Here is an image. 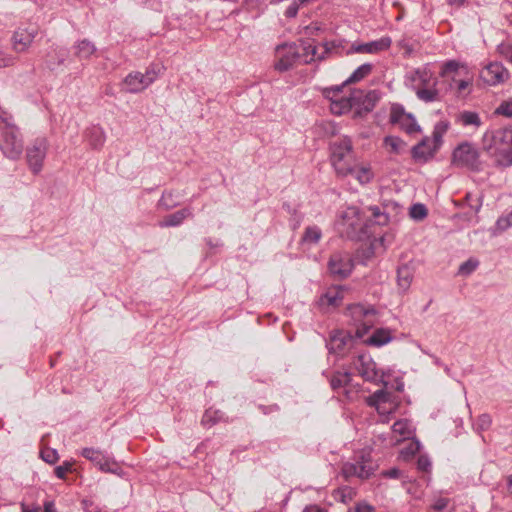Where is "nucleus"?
<instances>
[{"label":"nucleus","instance_id":"nucleus-1","mask_svg":"<svg viewBox=\"0 0 512 512\" xmlns=\"http://www.w3.org/2000/svg\"><path fill=\"white\" fill-rule=\"evenodd\" d=\"M483 148L494 159L495 165H512V128L505 127L488 131L483 136Z\"/></svg>","mask_w":512,"mask_h":512},{"label":"nucleus","instance_id":"nucleus-2","mask_svg":"<svg viewBox=\"0 0 512 512\" xmlns=\"http://www.w3.org/2000/svg\"><path fill=\"white\" fill-rule=\"evenodd\" d=\"M330 160L336 174L346 177L357 161L349 137H341L330 144Z\"/></svg>","mask_w":512,"mask_h":512},{"label":"nucleus","instance_id":"nucleus-3","mask_svg":"<svg viewBox=\"0 0 512 512\" xmlns=\"http://www.w3.org/2000/svg\"><path fill=\"white\" fill-rule=\"evenodd\" d=\"M2 123L0 149L7 158L12 160L18 159L23 152V141L19 131L8 117L2 118Z\"/></svg>","mask_w":512,"mask_h":512},{"label":"nucleus","instance_id":"nucleus-4","mask_svg":"<svg viewBox=\"0 0 512 512\" xmlns=\"http://www.w3.org/2000/svg\"><path fill=\"white\" fill-rule=\"evenodd\" d=\"M452 164L455 167L471 171H480L482 169L479 151L475 145L469 142H462L454 149Z\"/></svg>","mask_w":512,"mask_h":512},{"label":"nucleus","instance_id":"nucleus-5","mask_svg":"<svg viewBox=\"0 0 512 512\" xmlns=\"http://www.w3.org/2000/svg\"><path fill=\"white\" fill-rule=\"evenodd\" d=\"M466 67L456 60H449L442 65L440 76L449 82V88L455 90L458 96H462L471 85L468 78L458 79L462 70Z\"/></svg>","mask_w":512,"mask_h":512},{"label":"nucleus","instance_id":"nucleus-6","mask_svg":"<svg viewBox=\"0 0 512 512\" xmlns=\"http://www.w3.org/2000/svg\"><path fill=\"white\" fill-rule=\"evenodd\" d=\"M301 49L296 47V43L280 45L276 49L275 69L284 72L291 69L294 65L308 64L307 58L299 54Z\"/></svg>","mask_w":512,"mask_h":512},{"label":"nucleus","instance_id":"nucleus-7","mask_svg":"<svg viewBox=\"0 0 512 512\" xmlns=\"http://www.w3.org/2000/svg\"><path fill=\"white\" fill-rule=\"evenodd\" d=\"M349 313L358 325L356 336L362 338L371 329L376 321V310L372 306L353 304L348 308Z\"/></svg>","mask_w":512,"mask_h":512},{"label":"nucleus","instance_id":"nucleus-8","mask_svg":"<svg viewBox=\"0 0 512 512\" xmlns=\"http://www.w3.org/2000/svg\"><path fill=\"white\" fill-rule=\"evenodd\" d=\"M49 144L45 137L36 138L26 149V159L29 168L38 174L43 167Z\"/></svg>","mask_w":512,"mask_h":512},{"label":"nucleus","instance_id":"nucleus-9","mask_svg":"<svg viewBox=\"0 0 512 512\" xmlns=\"http://www.w3.org/2000/svg\"><path fill=\"white\" fill-rule=\"evenodd\" d=\"M81 455L96 465L100 471L121 476L122 469L119 464L110 456L94 448H83Z\"/></svg>","mask_w":512,"mask_h":512},{"label":"nucleus","instance_id":"nucleus-10","mask_svg":"<svg viewBox=\"0 0 512 512\" xmlns=\"http://www.w3.org/2000/svg\"><path fill=\"white\" fill-rule=\"evenodd\" d=\"M390 122L398 125L407 134L420 132V126L417 124L415 117L411 113L406 112L400 104H393L391 106Z\"/></svg>","mask_w":512,"mask_h":512},{"label":"nucleus","instance_id":"nucleus-11","mask_svg":"<svg viewBox=\"0 0 512 512\" xmlns=\"http://www.w3.org/2000/svg\"><path fill=\"white\" fill-rule=\"evenodd\" d=\"M351 98L356 116H362L371 112L380 99L379 93L376 90L368 92L355 90L351 93Z\"/></svg>","mask_w":512,"mask_h":512},{"label":"nucleus","instance_id":"nucleus-12","mask_svg":"<svg viewBox=\"0 0 512 512\" xmlns=\"http://www.w3.org/2000/svg\"><path fill=\"white\" fill-rule=\"evenodd\" d=\"M442 134L435 130L433 139L425 137L417 145L412 148V156L417 161L426 162L432 158L441 145Z\"/></svg>","mask_w":512,"mask_h":512},{"label":"nucleus","instance_id":"nucleus-13","mask_svg":"<svg viewBox=\"0 0 512 512\" xmlns=\"http://www.w3.org/2000/svg\"><path fill=\"white\" fill-rule=\"evenodd\" d=\"M342 87H330L324 90V96L330 100V110L335 115L345 114L354 109L351 94L346 97L340 95Z\"/></svg>","mask_w":512,"mask_h":512},{"label":"nucleus","instance_id":"nucleus-14","mask_svg":"<svg viewBox=\"0 0 512 512\" xmlns=\"http://www.w3.org/2000/svg\"><path fill=\"white\" fill-rule=\"evenodd\" d=\"M354 345V337L345 330H334L330 333L326 347L329 353L343 355Z\"/></svg>","mask_w":512,"mask_h":512},{"label":"nucleus","instance_id":"nucleus-15","mask_svg":"<svg viewBox=\"0 0 512 512\" xmlns=\"http://www.w3.org/2000/svg\"><path fill=\"white\" fill-rule=\"evenodd\" d=\"M374 471L373 463L370 456L362 455L360 460L356 462H347L342 467V473L345 478L358 477L360 479L369 478Z\"/></svg>","mask_w":512,"mask_h":512},{"label":"nucleus","instance_id":"nucleus-16","mask_svg":"<svg viewBox=\"0 0 512 512\" xmlns=\"http://www.w3.org/2000/svg\"><path fill=\"white\" fill-rule=\"evenodd\" d=\"M509 76V71L500 62H491L480 71V78L490 86L504 83Z\"/></svg>","mask_w":512,"mask_h":512},{"label":"nucleus","instance_id":"nucleus-17","mask_svg":"<svg viewBox=\"0 0 512 512\" xmlns=\"http://www.w3.org/2000/svg\"><path fill=\"white\" fill-rule=\"evenodd\" d=\"M353 261L348 254L334 253L328 262V269L333 276L346 278L353 269Z\"/></svg>","mask_w":512,"mask_h":512},{"label":"nucleus","instance_id":"nucleus-18","mask_svg":"<svg viewBox=\"0 0 512 512\" xmlns=\"http://www.w3.org/2000/svg\"><path fill=\"white\" fill-rule=\"evenodd\" d=\"M355 366L359 375L367 381L376 382L382 378L376 363L369 355H359Z\"/></svg>","mask_w":512,"mask_h":512},{"label":"nucleus","instance_id":"nucleus-19","mask_svg":"<svg viewBox=\"0 0 512 512\" xmlns=\"http://www.w3.org/2000/svg\"><path fill=\"white\" fill-rule=\"evenodd\" d=\"M36 35V28H19L12 36L13 50L17 53L27 51Z\"/></svg>","mask_w":512,"mask_h":512},{"label":"nucleus","instance_id":"nucleus-20","mask_svg":"<svg viewBox=\"0 0 512 512\" xmlns=\"http://www.w3.org/2000/svg\"><path fill=\"white\" fill-rule=\"evenodd\" d=\"M392 40L390 37H382L378 40L363 44H353L349 50L352 53L376 54L390 48Z\"/></svg>","mask_w":512,"mask_h":512},{"label":"nucleus","instance_id":"nucleus-21","mask_svg":"<svg viewBox=\"0 0 512 512\" xmlns=\"http://www.w3.org/2000/svg\"><path fill=\"white\" fill-rule=\"evenodd\" d=\"M151 77L143 76L140 72H133L126 76L123 81V89L129 93H138L151 85Z\"/></svg>","mask_w":512,"mask_h":512},{"label":"nucleus","instance_id":"nucleus-22","mask_svg":"<svg viewBox=\"0 0 512 512\" xmlns=\"http://www.w3.org/2000/svg\"><path fill=\"white\" fill-rule=\"evenodd\" d=\"M409 78L414 83L416 90L418 87L436 86L437 84V79L427 66L411 71Z\"/></svg>","mask_w":512,"mask_h":512},{"label":"nucleus","instance_id":"nucleus-23","mask_svg":"<svg viewBox=\"0 0 512 512\" xmlns=\"http://www.w3.org/2000/svg\"><path fill=\"white\" fill-rule=\"evenodd\" d=\"M341 223L353 231L361 230L362 222L359 209L357 207H348L341 214Z\"/></svg>","mask_w":512,"mask_h":512},{"label":"nucleus","instance_id":"nucleus-24","mask_svg":"<svg viewBox=\"0 0 512 512\" xmlns=\"http://www.w3.org/2000/svg\"><path fill=\"white\" fill-rule=\"evenodd\" d=\"M343 300V290L341 287L329 288L319 300L321 307H338Z\"/></svg>","mask_w":512,"mask_h":512},{"label":"nucleus","instance_id":"nucleus-25","mask_svg":"<svg viewBox=\"0 0 512 512\" xmlns=\"http://www.w3.org/2000/svg\"><path fill=\"white\" fill-rule=\"evenodd\" d=\"M193 216V211L191 208L186 207L181 210L176 211L173 214L167 215L164 219L159 222L160 227H176L182 224V222Z\"/></svg>","mask_w":512,"mask_h":512},{"label":"nucleus","instance_id":"nucleus-26","mask_svg":"<svg viewBox=\"0 0 512 512\" xmlns=\"http://www.w3.org/2000/svg\"><path fill=\"white\" fill-rule=\"evenodd\" d=\"M392 433L395 436H399V438L395 439V443H399L403 440L412 438V436L414 435V427L409 420L401 419L393 424Z\"/></svg>","mask_w":512,"mask_h":512},{"label":"nucleus","instance_id":"nucleus-27","mask_svg":"<svg viewBox=\"0 0 512 512\" xmlns=\"http://www.w3.org/2000/svg\"><path fill=\"white\" fill-rule=\"evenodd\" d=\"M85 137L93 149H100L105 143L106 135L102 127L92 126L85 131Z\"/></svg>","mask_w":512,"mask_h":512},{"label":"nucleus","instance_id":"nucleus-28","mask_svg":"<svg viewBox=\"0 0 512 512\" xmlns=\"http://www.w3.org/2000/svg\"><path fill=\"white\" fill-rule=\"evenodd\" d=\"M73 49L74 55L80 60H87L96 52L95 45L87 39L77 42Z\"/></svg>","mask_w":512,"mask_h":512},{"label":"nucleus","instance_id":"nucleus-29","mask_svg":"<svg viewBox=\"0 0 512 512\" xmlns=\"http://www.w3.org/2000/svg\"><path fill=\"white\" fill-rule=\"evenodd\" d=\"M392 340L391 332L388 329H376L372 335L366 340L369 345L381 347Z\"/></svg>","mask_w":512,"mask_h":512},{"label":"nucleus","instance_id":"nucleus-30","mask_svg":"<svg viewBox=\"0 0 512 512\" xmlns=\"http://www.w3.org/2000/svg\"><path fill=\"white\" fill-rule=\"evenodd\" d=\"M296 47L301 49L299 54L303 55V58H307L308 64L316 59L321 60L324 58L323 55L317 54V47L310 40L302 41L299 44L296 43Z\"/></svg>","mask_w":512,"mask_h":512},{"label":"nucleus","instance_id":"nucleus-31","mask_svg":"<svg viewBox=\"0 0 512 512\" xmlns=\"http://www.w3.org/2000/svg\"><path fill=\"white\" fill-rule=\"evenodd\" d=\"M354 177L360 184L368 183L372 178V172L369 168L360 166L358 162H355V165L351 167L348 176Z\"/></svg>","mask_w":512,"mask_h":512},{"label":"nucleus","instance_id":"nucleus-32","mask_svg":"<svg viewBox=\"0 0 512 512\" xmlns=\"http://www.w3.org/2000/svg\"><path fill=\"white\" fill-rule=\"evenodd\" d=\"M457 122L463 126L479 127L482 124L478 113L473 111H462L457 115Z\"/></svg>","mask_w":512,"mask_h":512},{"label":"nucleus","instance_id":"nucleus-33","mask_svg":"<svg viewBox=\"0 0 512 512\" xmlns=\"http://www.w3.org/2000/svg\"><path fill=\"white\" fill-rule=\"evenodd\" d=\"M412 273L407 266L400 267L397 270V283L398 287L402 292L408 290L412 282Z\"/></svg>","mask_w":512,"mask_h":512},{"label":"nucleus","instance_id":"nucleus-34","mask_svg":"<svg viewBox=\"0 0 512 512\" xmlns=\"http://www.w3.org/2000/svg\"><path fill=\"white\" fill-rule=\"evenodd\" d=\"M417 97L424 102H433L439 100V91L436 86L418 87L416 90Z\"/></svg>","mask_w":512,"mask_h":512},{"label":"nucleus","instance_id":"nucleus-35","mask_svg":"<svg viewBox=\"0 0 512 512\" xmlns=\"http://www.w3.org/2000/svg\"><path fill=\"white\" fill-rule=\"evenodd\" d=\"M373 69V65L370 63H364L360 65L345 81V83H356L367 77Z\"/></svg>","mask_w":512,"mask_h":512},{"label":"nucleus","instance_id":"nucleus-36","mask_svg":"<svg viewBox=\"0 0 512 512\" xmlns=\"http://www.w3.org/2000/svg\"><path fill=\"white\" fill-rule=\"evenodd\" d=\"M223 418H224L223 412H221L220 410H215V409L209 408L205 411V413L202 417L201 423L204 426L211 427V426L219 423L220 421H222Z\"/></svg>","mask_w":512,"mask_h":512},{"label":"nucleus","instance_id":"nucleus-37","mask_svg":"<svg viewBox=\"0 0 512 512\" xmlns=\"http://www.w3.org/2000/svg\"><path fill=\"white\" fill-rule=\"evenodd\" d=\"M322 236V232L317 226H309L305 229L302 236V242L307 244H317Z\"/></svg>","mask_w":512,"mask_h":512},{"label":"nucleus","instance_id":"nucleus-38","mask_svg":"<svg viewBox=\"0 0 512 512\" xmlns=\"http://www.w3.org/2000/svg\"><path fill=\"white\" fill-rule=\"evenodd\" d=\"M351 380V375L348 372H336L330 379V385L333 390L345 387Z\"/></svg>","mask_w":512,"mask_h":512},{"label":"nucleus","instance_id":"nucleus-39","mask_svg":"<svg viewBox=\"0 0 512 512\" xmlns=\"http://www.w3.org/2000/svg\"><path fill=\"white\" fill-rule=\"evenodd\" d=\"M384 145L390 152L399 154L405 147V142L397 136H386Z\"/></svg>","mask_w":512,"mask_h":512},{"label":"nucleus","instance_id":"nucleus-40","mask_svg":"<svg viewBox=\"0 0 512 512\" xmlns=\"http://www.w3.org/2000/svg\"><path fill=\"white\" fill-rule=\"evenodd\" d=\"M427 213L426 206L421 203L413 204L409 211L410 217L417 221L423 220L427 216Z\"/></svg>","mask_w":512,"mask_h":512},{"label":"nucleus","instance_id":"nucleus-41","mask_svg":"<svg viewBox=\"0 0 512 512\" xmlns=\"http://www.w3.org/2000/svg\"><path fill=\"white\" fill-rule=\"evenodd\" d=\"M492 424V418L489 414H482L477 418V421L475 423V430L478 433H481L485 430H487Z\"/></svg>","mask_w":512,"mask_h":512},{"label":"nucleus","instance_id":"nucleus-42","mask_svg":"<svg viewBox=\"0 0 512 512\" xmlns=\"http://www.w3.org/2000/svg\"><path fill=\"white\" fill-rule=\"evenodd\" d=\"M381 476L384 478L401 479L403 484L408 481V477L404 475L403 471L395 467L382 471Z\"/></svg>","mask_w":512,"mask_h":512},{"label":"nucleus","instance_id":"nucleus-43","mask_svg":"<svg viewBox=\"0 0 512 512\" xmlns=\"http://www.w3.org/2000/svg\"><path fill=\"white\" fill-rule=\"evenodd\" d=\"M177 205L176 202L173 201V193L172 192H164L162 194L161 199L159 200V206L163 207L165 210H170Z\"/></svg>","mask_w":512,"mask_h":512},{"label":"nucleus","instance_id":"nucleus-44","mask_svg":"<svg viewBox=\"0 0 512 512\" xmlns=\"http://www.w3.org/2000/svg\"><path fill=\"white\" fill-rule=\"evenodd\" d=\"M478 261L469 259L462 263L459 267V274L461 275H469L471 274L478 266Z\"/></svg>","mask_w":512,"mask_h":512},{"label":"nucleus","instance_id":"nucleus-45","mask_svg":"<svg viewBox=\"0 0 512 512\" xmlns=\"http://www.w3.org/2000/svg\"><path fill=\"white\" fill-rule=\"evenodd\" d=\"M495 113L506 117H512V98L507 101H503L496 108Z\"/></svg>","mask_w":512,"mask_h":512},{"label":"nucleus","instance_id":"nucleus-46","mask_svg":"<svg viewBox=\"0 0 512 512\" xmlns=\"http://www.w3.org/2000/svg\"><path fill=\"white\" fill-rule=\"evenodd\" d=\"M41 458L45 462H47L49 464H53L59 459V455L56 450L51 449V448H46L41 451Z\"/></svg>","mask_w":512,"mask_h":512},{"label":"nucleus","instance_id":"nucleus-47","mask_svg":"<svg viewBox=\"0 0 512 512\" xmlns=\"http://www.w3.org/2000/svg\"><path fill=\"white\" fill-rule=\"evenodd\" d=\"M512 226V215L509 213L506 216L500 217L496 222V227L499 231H505Z\"/></svg>","mask_w":512,"mask_h":512},{"label":"nucleus","instance_id":"nucleus-48","mask_svg":"<svg viewBox=\"0 0 512 512\" xmlns=\"http://www.w3.org/2000/svg\"><path fill=\"white\" fill-rule=\"evenodd\" d=\"M71 467L72 464L68 461H65L62 465H59L54 469V473L59 479H64L67 472L71 470Z\"/></svg>","mask_w":512,"mask_h":512},{"label":"nucleus","instance_id":"nucleus-49","mask_svg":"<svg viewBox=\"0 0 512 512\" xmlns=\"http://www.w3.org/2000/svg\"><path fill=\"white\" fill-rule=\"evenodd\" d=\"M431 467V462L427 456H419L417 460V468L420 471L427 472Z\"/></svg>","mask_w":512,"mask_h":512},{"label":"nucleus","instance_id":"nucleus-50","mask_svg":"<svg viewBox=\"0 0 512 512\" xmlns=\"http://www.w3.org/2000/svg\"><path fill=\"white\" fill-rule=\"evenodd\" d=\"M448 499L447 498H438L434 504H433V509L436 510V511H442L444 510L447 505H448Z\"/></svg>","mask_w":512,"mask_h":512},{"label":"nucleus","instance_id":"nucleus-51","mask_svg":"<svg viewBox=\"0 0 512 512\" xmlns=\"http://www.w3.org/2000/svg\"><path fill=\"white\" fill-rule=\"evenodd\" d=\"M298 9H299V5L296 2H293L286 9L285 15L289 18H293L297 15Z\"/></svg>","mask_w":512,"mask_h":512},{"label":"nucleus","instance_id":"nucleus-52","mask_svg":"<svg viewBox=\"0 0 512 512\" xmlns=\"http://www.w3.org/2000/svg\"><path fill=\"white\" fill-rule=\"evenodd\" d=\"M420 450V443L419 441H412L409 445V447L406 449V454L414 455Z\"/></svg>","mask_w":512,"mask_h":512},{"label":"nucleus","instance_id":"nucleus-53","mask_svg":"<svg viewBox=\"0 0 512 512\" xmlns=\"http://www.w3.org/2000/svg\"><path fill=\"white\" fill-rule=\"evenodd\" d=\"M388 221H389V217L384 212L374 218V222L378 225H386L388 223Z\"/></svg>","mask_w":512,"mask_h":512},{"label":"nucleus","instance_id":"nucleus-54","mask_svg":"<svg viewBox=\"0 0 512 512\" xmlns=\"http://www.w3.org/2000/svg\"><path fill=\"white\" fill-rule=\"evenodd\" d=\"M388 221H389V217L384 212L374 218V222L378 225H386L388 223Z\"/></svg>","mask_w":512,"mask_h":512},{"label":"nucleus","instance_id":"nucleus-55","mask_svg":"<svg viewBox=\"0 0 512 512\" xmlns=\"http://www.w3.org/2000/svg\"><path fill=\"white\" fill-rule=\"evenodd\" d=\"M260 409L264 414H269L272 412H278L280 408L277 404H274L270 406H260Z\"/></svg>","mask_w":512,"mask_h":512},{"label":"nucleus","instance_id":"nucleus-56","mask_svg":"<svg viewBox=\"0 0 512 512\" xmlns=\"http://www.w3.org/2000/svg\"><path fill=\"white\" fill-rule=\"evenodd\" d=\"M355 508L359 512H373V507L366 503H360Z\"/></svg>","mask_w":512,"mask_h":512},{"label":"nucleus","instance_id":"nucleus-57","mask_svg":"<svg viewBox=\"0 0 512 512\" xmlns=\"http://www.w3.org/2000/svg\"><path fill=\"white\" fill-rule=\"evenodd\" d=\"M14 59L11 56L0 58V67H8L13 64Z\"/></svg>","mask_w":512,"mask_h":512},{"label":"nucleus","instance_id":"nucleus-58","mask_svg":"<svg viewBox=\"0 0 512 512\" xmlns=\"http://www.w3.org/2000/svg\"><path fill=\"white\" fill-rule=\"evenodd\" d=\"M303 512H326V511L317 505H310V506L305 507Z\"/></svg>","mask_w":512,"mask_h":512},{"label":"nucleus","instance_id":"nucleus-59","mask_svg":"<svg viewBox=\"0 0 512 512\" xmlns=\"http://www.w3.org/2000/svg\"><path fill=\"white\" fill-rule=\"evenodd\" d=\"M21 509H22V512H39V507H36V506L29 507L24 503H21Z\"/></svg>","mask_w":512,"mask_h":512},{"label":"nucleus","instance_id":"nucleus-60","mask_svg":"<svg viewBox=\"0 0 512 512\" xmlns=\"http://www.w3.org/2000/svg\"><path fill=\"white\" fill-rule=\"evenodd\" d=\"M368 210L371 212V215L373 216V219H374L375 217L379 216L381 213H383V212L381 211V209H380L379 207H377V206H370V207L368 208Z\"/></svg>","mask_w":512,"mask_h":512},{"label":"nucleus","instance_id":"nucleus-61","mask_svg":"<svg viewBox=\"0 0 512 512\" xmlns=\"http://www.w3.org/2000/svg\"><path fill=\"white\" fill-rule=\"evenodd\" d=\"M143 76H149V77H151V78H152V79H151V84H152V83L155 81V79L157 78V73H156V71H155L154 69H148V70L146 71V73H145V74H143Z\"/></svg>","mask_w":512,"mask_h":512},{"label":"nucleus","instance_id":"nucleus-62","mask_svg":"<svg viewBox=\"0 0 512 512\" xmlns=\"http://www.w3.org/2000/svg\"><path fill=\"white\" fill-rule=\"evenodd\" d=\"M44 512H56L53 502H45Z\"/></svg>","mask_w":512,"mask_h":512},{"label":"nucleus","instance_id":"nucleus-63","mask_svg":"<svg viewBox=\"0 0 512 512\" xmlns=\"http://www.w3.org/2000/svg\"><path fill=\"white\" fill-rule=\"evenodd\" d=\"M504 49H507L506 57L512 61V45H509L507 47H502V53H504Z\"/></svg>","mask_w":512,"mask_h":512},{"label":"nucleus","instance_id":"nucleus-64","mask_svg":"<svg viewBox=\"0 0 512 512\" xmlns=\"http://www.w3.org/2000/svg\"><path fill=\"white\" fill-rule=\"evenodd\" d=\"M507 491L512 495V474L507 478Z\"/></svg>","mask_w":512,"mask_h":512}]
</instances>
